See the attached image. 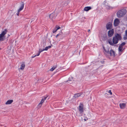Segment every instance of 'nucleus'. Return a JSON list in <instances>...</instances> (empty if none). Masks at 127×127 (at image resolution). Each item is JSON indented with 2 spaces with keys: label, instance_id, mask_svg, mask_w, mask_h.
I'll list each match as a JSON object with an SVG mask.
<instances>
[{
  "label": "nucleus",
  "instance_id": "f257e3e1",
  "mask_svg": "<svg viewBox=\"0 0 127 127\" xmlns=\"http://www.w3.org/2000/svg\"><path fill=\"white\" fill-rule=\"evenodd\" d=\"M121 39V35L118 33L115 35V36L113 37L112 41L110 40H108V42L109 44L112 46H114L115 44H117L119 40Z\"/></svg>",
  "mask_w": 127,
  "mask_h": 127
},
{
  "label": "nucleus",
  "instance_id": "f03ea898",
  "mask_svg": "<svg viewBox=\"0 0 127 127\" xmlns=\"http://www.w3.org/2000/svg\"><path fill=\"white\" fill-rule=\"evenodd\" d=\"M103 49L104 50V52L105 54H109L111 56H113V57L115 56V52L113 50H110L109 52V50L108 48H105L103 47Z\"/></svg>",
  "mask_w": 127,
  "mask_h": 127
},
{
  "label": "nucleus",
  "instance_id": "7ed1b4c3",
  "mask_svg": "<svg viewBox=\"0 0 127 127\" xmlns=\"http://www.w3.org/2000/svg\"><path fill=\"white\" fill-rule=\"evenodd\" d=\"M126 10L123 9L118 11L117 13V16L119 18H121L124 16L126 13Z\"/></svg>",
  "mask_w": 127,
  "mask_h": 127
},
{
  "label": "nucleus",
  "instance_id": "20e7f679",
  "mask_svg": "<svg viewBox=\"0 0 127 127\" xmlns=\"http://www.w3.org/2000/svg\"><path fill=\"white\" fill-rule=\"evenodd\" d=\"M78 109L79 112V114H78V113H76L77 115L78 116H82V115L84 111L83 104L81 103H80Z\"/></svg>",
  "mask_w": 127,
  "mask_h": 127
},
{
  "label": "nucleus",
  "instance_id": "39448f33",
  "mask_svg": "<svg viewBox=\"0 0 127 127\" xmlns=\"http://www.w3.org/2000/svg\"><path fill=\"white\" fill-rule=\"evenodd\" d=\"M7 29H5L2 32V33L0 34V41H2L4 40L5 38L4 36L7 32Z\"/></svg>",
  "mask_w": 127,
  "mask_h": 127
},
{
  "label": "nucleus",
  "instance_id": "423d86ee",
  "mask_svg": "<svg viewBox=\"0 0 127 127\" xmlns=\"http://www.w3.org/2000/svg\"><path fill=\"white\" fill-rule=\"evenodd\" d=\"M62 33H59L56 36L55 40L57 42H58L62 39Z\"/></svg>",
  "mask_w": 127,
  "mask_h": 127
},
{
  "label": "nucleus",
  "instance_id": "0eeeda50",
  "mask_svg": "<svg viewBox=\"0 0 127 127\" xmlns=\"http://www.w3.org/2000/svg\"><path fill=\"white\" fill-rule=\"evenodd\" d=\"M125 44L126 43L125 42H123L119 45L118 48V50L119 52L122 51L123 47Z\"/></svg>",
  "mask_w": 127,
  "mask_h": 127
},
{
  "label": "nucleus",
  "instance_id": "6e6552de",
  "mask_svg": "<svg viewBox=\"0 0 127 127\" xmlns=\"http://www.w3.org/2000/svg\"><path fill=\"white\" fill-rule=\"evenodd\" d=\"M120 23V20L119 19L116 18L114 21V25L115 26H118Z\"/></svg>",
  "mask_w": 127,
  "mask_h": 127
},
{
  "label": "nucleus",
  "instance_id": "1a4fd4ad",
  "mask_svg": "<svg viewBox=\"0 0 127 127\" xmlns=\"http://www.w3.org/2000/svg\"><path fill=\"white\" fill-rule=\"evenodd\" d=\"M114 33V30L113 29H111L108 32V35L110 37H111L113 34Z\"/></svg>",
  "mask_w": 127,
  "mask_h": 127
},
{
  "label": "nucleus",
  "instance_id": "9d476101",
  "mask_svg": "<svg viewBox=\"0 0 127 127\" xmlns=\"http://www.w3.org/2000/svg\"><path fill=\"white\" fill-rule=\"evenodd\" d=\"M25 62H22L21 63L20 67L19 69L22 70H23L25 68Z\"/></svg>",
  "mask_w": 127,
  "mask_h": 127
},
{
  "label": "nucleus",
  "instance_id": "9b49d317",
  "mask_svg": "<svg viewBox=\"0 0 127 127\" xmlns=\"http://www.w3.org/2000/svg\"><path fill=\"white\" fill-rule=\"evenodd\" d=\"M119 106L120 108L121 109H124L126 107V103H120Z\"/></svg>",
  "mask_w": 127,
  "mask_h": 127
},
{
  "label": "nucleus",
  "instance_id": "f8f14e48",
  "mask_svg": "<svg viewBox=\"0 0 127 127\" xmlns=\"http://www.w3.org/2000/svg\"><path fill=\"white\" fill-rule=\"evenodd\" d=\"M112 24L111 23L109 22L106 25V28L107 29H110L112 27Z\"/></svg>",
  "mask_w": 127,
  "mask_h": 127
},
{
  "label": "nucleus",
  "instance_id": "ddd939ff",
  "mask_svg": "<svg viewBox=\"0 0 127 127\" xmlns=\"http://www.w3.org/2000/svg\"><path fill=\"white\" fill-rule=\"evenodd\" d=\"M61 28L60 27L57 26H56L54 29L53 30V33H54L56 32L58 30Z\"/></svg>",
  "mask_w": 127,
  "mask_h": 127
},
{
  "label": "nucleus",
  "instance_id": "4468645a",
  "mask_svg": "<svg viewBox=\"0 0 127 127\" xmlns=\"http://www.w3.org/2000/svg\"><path fill=\"white\" fill-rule=\"evenodd\" d=\"M56 16V15L55 13H53L49 15V17L51 19H52L54 17H55Z\"/></svg>",
  "mask_w": 127,
  "mask_h": 127
},
{
  "label": "nucleus",
  "instance_id": "2eb2a0df",
  "mask_svg": "<svg viewBox=\"0 0 127 127\" xmlns=\"http://www.w3.org/2000/svg\"><path fill=\"white\" fill-rule=\"evenodd\" d=\"M13 101V100H9L5 102V104L6 105L9 104H11Z\"/></svg>",
  "mask_w": 127,
  "mask_h": 127
},
{
  "label": "nucleus",
  "instance_id": "dca6fc26",
  "mask_svg": "<svg viewBox=\"0 0 127 127\" xmlns=\"http://www.w3.org/2000/svg\"><path fill=\"white\" fill-rule=\"evenodd\" d=\"M24 6V3L23 2L22 3V4L20 8L18 9V10L19 11H21L23 8Z\"/></svg>",
  "mask_w": 127,
  "mask_h": 127
},
{
  "label": "nucleus",
  "instance_id": "f3484780",
  "mask_svg": "<svg viewBox=\"0 0 127 127\" xmlns=\"http://www.w3.org/2000/svg\"><path fill=\"white\" fill-rule=\"evenodd\" d=\"M91 8L90 7L87 6L85 7L84 8V10L85 11H88L89 10L91 9Z\"/></svg>",
  "mask_w": 127,
  "mask_h": 127
},
{
  "label": "nucleus",
  "instance_id": "a211bd4d",
  "mask_svg": "<svg viewBox=\"0 0 127 127\" xmlns=\"http://www.w3.org/2000/svg\"><path fill=\"white\" fill-rule=\"evenodd\" d=\"M81 94H82L81 93H78L76 94L75 95L74 97L75 98L79 97L81 95Z\"/></svg>",
  "mask_w": 127,
  "mask_h": 127
},
{
  "label": "nucleus",
  "instance_id": "6ab92c4d",
  "mask_svg": "<svg viewBox=\"0 0 127 127\" xmlns=\"http://www.w3.org/2000/svg\"><path fill=\"white\" fill-rule=\"evenodd\" d=\"M46 98L47 97H44L43 98H42L41 101H40V102L39 103H40V104H42L43 103L44 101L46 99Z\"/></svg>",
  "mask_w": 127,
  "mask_h": 127
},
{
  "label": "nucleus",
  "instance_id": "aec40b11",
  "mask_svg": "<svg viewBox=\"0 0 127 127\" xmlns=\"http://www.w3.org/2000/svg\"><path fill=\"white\" fill-rule=\"evenodd\" d=\"M44 51V49H39L38 52L37 54V56L39 55H40V53Z\"/></svg>",
  "mask_w": 127,
  "mask_h": 127
},
{
  "label": "nucleus",
  "instance_id": "412c9836",
  "mask_svg": "<svg viewBox=\"0 0 127 127\" xmlns=\"http://www.w3.org/2000/svg\"><path fill=\"white\" fill-rule=\"evenodd\" d=\"M70 79H70H70L68 80L66 82H68V83H69L70 84H71V81H72L73 80V78L71 77V78H70Z\"/></svg>",
  "mask_w": 127,
  "mask_h": 127
},
{
  "label": "nucleus",
  "instance_id": "4be33fe9",
  "mask_svg": "<svg viewBox=\"0 0 127 127\" xmlns=\"http://www.w3.org/2000/svg\"><path fill=\"white\" fill-rule=\"evenodd\" d=\"M56 66H53L50 69V70L51 71H53L56 68Z\"/></svg>",
  "mask_w": 127,
  "mask_h": 127
},
{
  "label": "nucleus",
  "instance_id": "5701e85b",
  "mask_svg": "<svg viewBox=\"0 0 127 127\" xmlns=\"http://www.w3.org/2000/svg\"><path fill=\"white\" fill-rule=\"evenodd\" d=\"M42 104H40V103H39V104H38V106H37V107L38 108H40L41 107L42 105Z\"/></svg>",
  "mask_w": 127,
  "mask_h": 127
},
{
  "label": "nucleus",
  "instance_id": "b1692460",
  "mask_svg": "<svg viewBox=\"0 0 127 127\" xmlns=\"http://www.w3.org/2000/svg\"><path fill=\"white\" fill-rule=\"evenodd\" d=\"M123 38L124 40H126L127 39V35H126L125 34V35H124L123 37Z\"/></svg>",
  "mask_w": 127,
  "mask_h": 127
},
{
  "label": "nucleus",
  "instance_id": "393cba45",
  "mask_svg": "<svg viewBox=\"0 0 127 127\" xmlns=\"http://www.w3.org/2000/svg\"><path fill=\"white\" fill-rule=\"evenodd\" d=\"M44 50H47L48 49V47L47 46L45 47V49H44Z\"/></svg>",
  "mask_w": 127,
  "mask_h": 127
},
{
  "label": "nucleus",
  "instance_id": "a878e982",
  "mask_svg": "<svg viewBox=\"0 0 127 127\" xmlns=\"http://www.w3.org/2000/svg\"><path fill=\"white\" fill-rule=\"evenodd\" d=\"M20 12V11H19L18 10V11L17 13H16L17 15V16H19V12Z\"/></svg>",
  "mask_w": 127,
  "mask_h": 127
},
{
  "label": "nucleus",
  "instance_id": "bb28decb",
  "mask_svg": "<svg viewBox=\"0 0 127 127\" xmlns=\"http://www.w3.org/2000/svg\"><path fill=\"white\" fill-rule=\"evenodd\" d=\"M108 93L111 95H112V93L110 90H109L108 91Z\"/></svg>",
  "mask_w": 127,
  "mask_h": 127
},
{
  "label": "nucleus",
  "instance_id": "cd10ccee",
  "mask_svg": "<svg viewBox=\"0 0 127 127\" xmlns=\"http://www.w3.org/2000/svg\"><path fill=\"white\" fill-rule=\"evenodd\" d=\"M125 34L127 35V30H126L125 31Z\"/></svg>",
  "mask_w": 127,
  "mask_h": 127
},
{
  "label": "nucleus",
  "instance_id": "c85d7f7f",
  "mask_svg": "<svg viewBox=\"0 0 127 127\" xmlns=\"http://www.w3.org/2000/svg\"><path fill=\"white\" fill-rule=\"evenodd\" d=\"M48 47V48L49 49V48H51V46H47Z\"/></svg>",
  "mask_w": 127,
  "mask_h": 127
},
{
  "label": "nucleus",
  "instance_id": "c756f323",
  "mask_svg": "<svg viewBox=\"0 0 127 127\" xmlns=\"http://www.w3.org/2000/svg\"><path fill=\"white\" fill-rule=\"evenodd\" d=\"M88 120V119L87 118H85V119H84V120H85V121H86V120Z\"/></svg>",
  "mask_w": 127,
  "mask_h": 127
},
{
  "label": "nucleus",
  "instance_id": "7c9ffc66",
  "mask_svg": "<svg viewBox=\"0 0 127 127\" xmlns=\"http://www.w3.org/2000/svg\"><path fill=\"white\" fill-rule=\"evenodd\" d=\"M37 54L36 55H35L34 56V57H35L36 56H37Z\"/></svg>",
  "mask_w": 127,
  "mask_h": 127
},
{
  "label": "nucleus",
  "instance_id": "2f4dec72",
  "mask_svg": "<svg viewBox=\"0 0 127 127\" xmlns=\"http://www.w3.org/2000/svg\"><path fill=\"white\" fill-rule=\"evenodd\" d=\"M32 58H34V56H32Z\"/></svg>",
  "mask_w": 127,
  "mask_h": 127
},
{
  "label": "nucleus",
  "instance_id": "473e14b6",
  "mask_svg": "<svg viewBox=\"0 0 127 127\" xmlns=\"http://www.w3.org/2000/svg\"><path fill=\"white\" fill-rule=\"evenodd\" d=\"M90 30H88V32H90Z\"/></svg>",
  "mask_w": 127,
  "mask_h": 127
},
{
  "label": "nucleus",
  "instance_id": "72a5a7b5",
  "mask_svg": "<svg viewBox=\"0 0 127 127\" xmlns=\"http://www.w3.org/2000/svg\"><path fill=\"white\" fill-rule=\"evenodd\" d=\"M64 5V4H62V5Z\"/></svg>",
  "mask_w": 127,
  "mask_h": 127
},
{
  "label": "nucleus",
  "instance_id": "f704fd0d",
  "mask_svg": "<svg viewBox=\"0 0 127 127\" xmlns=\"http://www.w3.org/2000/svg\"><path fill=\"white\" fill-rule=\"evenodd\" d=\"M1 49L0 48V50Z\"/></svg>",
  "mask_w": 127,
  "mask_h": 127
}]
</instances>
